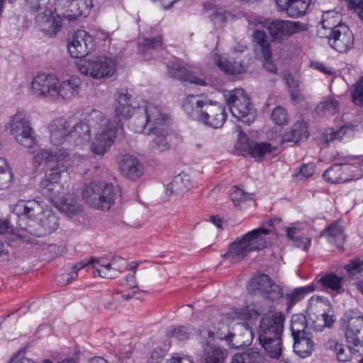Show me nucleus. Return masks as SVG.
Returning a JSON list of instances; mask_svg holds the SVG:
<instances>
[{
	"mask_svg": "<svg viewBox=\"0 0 363 363\" xmlns=\"http://www.w3.org/2000/svg\"><path fill=\"white\" fill-rule=\"evenodd\" d=\"M320 235L325 237L328 242L340 247L345 240L343 228L337 223L334 222L325 228L320 233Z\"/></svg>",
	"mask_w": 363,
	"mask_h": 363,
	"instance_id": "32",
	"label": "nucleus"
},
{
	"mask_svg": "<svg viewBox=\"0 0 363 363\" xmlns=\"http://www.w3.org/2000/svg\"><path fill=\"white\" fill-rule=\"evenodd\" d=\"M225 356V352L220 348L211 347L208 350L203 363H223Z\"/></svg>",
	"mask_w": 363,
	"mask_h": 363,
	"instance_id": "49",
	"label": "nucleus"
},
{
	"mask_svg": "<svg viewBox=\"0 0 363 363\" xmlns=\"http://www.w3.org/2000/svg\"><path fill=\"white\" fill-rule=\"evenodd\" d=\"M350 7L353 9L359 18L363 21V1L350 0Z\"/></svg>",
	"mask_w": 363,
	"mask_h": 363,
	"instance_id": "61",
	"label": "nucleus"
},
{
	"mask_svg": "<svg viewBox=\"0 0 363 363\" xmlns=\"http://www.w3.org/2000/svg\"><path fill=\"white\" fill-rule=\"evenodd\" d=\"M156 135L155 138L150 142L149 147L151 151L163 152L169 150V144L167 140V129L164 130H157L153 131Z\"/></svg>",
	"mask_w": 363,
	"mask_h": 363,
	"instance_id": "40",
	"label": "nucleus"
},
{
	"mask_svg": "<svg viewBox=\"0 0 363 363\" xmlns=\"http://www.w3.org/2000/svg\"><path fill=\"white\" fill-rule=\"evenodd\" d=\"M81 74L94 79L111 77L116 69L115 60L106 56H98L92 59L81 60L78 64Z\"/></svg>",
	"mask_w": 363,
	"mask_h": 363,
	"instance_id": "12",
	"label": "nucleus"
},
{
	"mask_svg": "<svg viewBox=\"0 0 363 363\" xmlns=\"http://www.w3.org/2000/svg\"><path fill=\"white\" fill-rule=\"evenodd\" d=\"M284 321L285 315L280 311L266 314L259 320L257 330L258 340L267 355L272 359H279L281 356Z\"/></svg>",
	"mask_w": 363,
	"mask_h": 363,
	"instance_id": "3",
	"label": "nucleus"
},
{
	"mask_svg": "<svg viewBox=\"0 0 363 363\" xmlns=\"http://www.w3.org/2000/svg\"><path fill=\"white\" fill-rule=\"evenodd\" d=\"M265 362L264 356L253 348L243 353L235 354L231 360V363H265Z\"/></svg>",
	"mask_w": 363,
	"mask_h": 363,
	"instance_id": "35",
	"label": "nucleus"
},
{
	"mask_svg": "<svg viewBox=\"0 0 363 363\" xmlns=\"http://www.w3.org/2000/svg\"><path fill=\"white\" fill-rule=\"evenodd\" d=\"M92 269L97 275L105 279H113L124 272L127 267V261L121 257L114 256L110 262H105L103 259L91 257Z\"/></svg>",
	"mask_w": 363,
	"mask_h": 363,
	"instance_id": "18",
	"label": "nucleus"
},
{
	"mask_svg": "<svg viewBox=\"0 0 363 363\" xmlns=\"http://www.w3.org/2000/svg\"><path fill=\"white\" fill-rule=\"evenodd\" d=\"M352 96L355 104L363 106V77L354 84Z\"/></svg>",
	"mask_w": 363,
	"mask_h": 363,
	"instance_id": "56",
	"label": "nucleus"
},
{
	"mask_svg": "<svg viewBox=\"0 0 363 363\" xmlns=\"http://www.w3.org/2000/svg\"><path fill=\"white\" fill-rule=\"evenodd\" d=\"M315 169V167L313 163L303 164L300 169V175L304 178H308L314 174Z\"/></svg>",
	"mask_w": 363,
	"mask_h": 363,
	"instance_id": "63",
	"label": "nucleus"
},
{
	"mask_svg": "<svg viewBox=\"0 0 363 363\" xmlns=\"http://www.w3.org/2000/svg\"><path fill=\"white\" fill-rule=\"evenodd\" d=\"M116 99L117 101L116 106H125V104H130L131 95L128 93L127 90L121 89L117 91Z\"/></svg>",
	"mask_w": 363,
	"mask_h": 363,
	"instance_id": "59",
	"label": "nucleus"
},
{
	"mask_svg": "<svg viewBox=\"0 0 363 363\" xmlns=\"http://www.w3.org/2000/svg\"><path fill=\"white\" fill-rule=\"evenodd\" d=\"M225 96L230 111L234 117L248 125L255 120V110L248 96L242 89H235Z\"/></svg>",
	"mask_w": 363,
	"mask_h": 363,
	"instance_id": "11",
	"label": "nucleus"
},
{
	"mask_svg": "<svg viewBox=\"0 0 363 363\" xmlns=\"http://www.w3.org/2000/svg\"><path fill=\"white\" fill-rule=\"evenodd\" d=\"M308 124L301 121L295 123L290 131L284 135L285 140L298 143L308 138Z\"/></svg>",
	"mask_w": 363,
	"mask_h": 363,
	"instance_id": "34",
	"label": "nucleus"
},
{
	"mask_svg": "<svg viewBox=\"0 0 363 363\" xmlns=\"http://www.w3.org/2000/svg\"><path fill=\"white\" fill-rule=\"evenodd\" d=\"M66 167L56 164L49 169L40 182L43 194L48 196L50 201L61 211L68 216H72L81 211V206L70 195L65 198L62 195L63 186L60 184L62 174Z\"/></svg>",
	"mask_w": 363,
	"mask_h": 363,
	"instance_id": "2",
	"label": "nucleus"
},
{
	"mask_svg": "<svg viewBox=\"0 0 363 363\" xmlns=\"http://www.w3.org/2000/svg\"><path fill=\"white\" fill-rule=\"evenodd\" d=\"M351 160L348 157L344 163L333 164L323 173L324 179L331 184H338L359 179L362 174L358 172L357 167L349 163Z\"/></svg>",
	"mask_w": 363,
	"mask_h": 363,
	"instance_id": "16",
	"label": "nucleus"
},
{
	"mask_svg": "<svg viewBox=\"0 0 363 363\" xmlns=\"http://www.w3.org/2000/svg\"><path fill=\"white\" fill-rule=\"evenodd\" d=\"M231 199L233 202L235 206H240L241 202L252 200V196L250 194L245 192L242 189L235 186L232 193H231Z\"/></svg>",
	"mask_w": 363,
	"mask_h": 363,
	"instance_id": "54",
	"label": "nucleus"
},
{
	"mask_svg": "<svg viewBox=\"0 0 363 363\" xmlns=\"http://www.w3.org/2000/svg\"><path fill=\"white\" fill-rule=\"evenodd\" d=\"M58 82L53 74L39 73L31 82V93L36 98L56 101Z\"/></svg>",
	"mask_w": 363,
	"mask_h": 363,
	"instance_id": "14",
	"label": "nucleus"
},
{
	"mask_svg": "<svg viewBox=\"0 0 363 363\" xmlns=\"http://www.w3.org/2000/svg\"><path fill=\"white\" fill-rule=\"evenodd\" d=\"M189 104H196L194 108L195 116L192 117L199 121L214 128L221 127L227 118L224 107L216 101L197 99L194 96L186 97L184 108H189Z\"/></svg>",
	"mask_w": 363,
	"mask_h": 363,
	"instance_id": "7",
	"label": "nucleus"
},
{
	"mask_svg": "<svg viewBox=\"0 0 363 363\" xmlns=\"http://www.w3.org/2000/svg\"><path fill=\"white\" fill-rule=\"evenodd\" d=\"M72 119L57 118L50 124V141L55 145H62L65 141L69 142V130Z\"/></svg>",
	"mask_w": 363,
	"mask_h": 363,
	"instance_id": "22",
	"label": "nucleus"
},
{
	"mask_svg": "<svg viewBox=\"0 0 363 363\" xmlns=\"http://www.w3.org/2000/svg\"><path fill=\"white\" fill-rule=\"evenodd\" d=\"M189 176L186 174H179L167 185V194L180 196L186 193L191 187Z\"/></svg>",
	"mask_w": 363,
	"mask_h": 363,
	"instance_id": "29",
	"label": "nucleus"
},
{
	"mask_svg": "<svg viewBox=\"0 0 363 363\" xmlns=\"http://www.w3.org/2000/svg\"><path fill=\"white\" fill-rule=\"evenodd\" d=\"M83 199L94 208L108 211L114 203L113 186L104 182H91L82 191Z\"/></svg>",
	"mask_w": 363,
	"mask_h": 363,
	"instance_id": "9",
	"label": "nucleus"
},
{
	"mask_svg": "<svg viewBox=\"0 0 363 363\" xmlns=\"http://www.w3.org/2000/svg\"><path fill=\"white\" fill-rule=\"evenodd\" d=\"M344 269L350 275H355L363 272V259H353L345 265Z\"/></svg>",
	"mask_w": 363,
	"mask_h": 363,
	"instance_id": "55",
	"label": "nucleus"
},
{
	"mask_svg": "<svg viewBox=\"0 0 363 363\" xmlns=\"http://www.w3.org/2000/svg\"><path fill=\"white\" fill-rule=\"evenodd\" d=\"M115 112L117 116L124 118H128L133 113L136 114L137 108L132 106L131 104H125V106H116Z\"/></svg>",
	"mask_w": 363,
	"mask_h": 363,
	"instance_id": "58",
	"label": "nucleus"
},
{
	"mask_svg": "<svg viewBox=\"0 0 363 363\" xmlns=\"http://www.w3.org/2000/svg\"><path fill=\"white\" fill-rule=\"evenodd\" d=\"M342 23V15L335 10L324 11L320 21L321 27L318 30V35L320 38L325 37L332 30L337 29L339 26H345Z\"/></svg>",
	"mask_w": 363,
	"mask_h": 363,
	"instance_id": "26",
	"label": "nucleus"
},
{
	"mask_svg": "<svg viewBox=\"0 0 363 363\" xmlns=\"http://www.w3.org/2000/svg\"><path fill=\"white\" fill-rule=\"evenodd\" d=\"M286 82L288 86V89L291 101L296 104H299L303 101L305 99V96L300 89L298 81L294 79L291 76H288L286 77Z\"/></svg>",
	"mask_w": 363,
	"mask_h": 363,
	"instance_id": "44",
	"label": "nucleus"
},
{
	"mask_svg": "<svg viewBox=\"0 0 363 363\" xmlns=\"http://www.w3.org/2000/svg\"><path fill=\"white\" fill-rule=\"evenodd\" d=\"M162 45V36H156L153 38H145L142 43L139 44V48L143 52L148 51L149 50H155L160 48Z\"/></svg>",
	"mask_w": 363,
	"mask_h": 363,
	"instance_id": "52",
	"label": "nucleus"
},
{
	"mask_svg": "<svg viewBox=\"0 0 363 363\" xmlns=\"http://www.w3.org/2000/svg\"><path fill=\"white\" fill-rule=\"evenodd\" d=\"M248 290L254 295L271 301L279 299L283 294L282 289L265 274L254 276L248 284Z\"/></svg>",
	"mask_w": 363,
	"mask_h": 363,
	"instance_id": "13",
	"label": "nucleus"
},
{
	"mask_svg": "<svg viewBox=\"0 0 363 363\" xmlns=\"http://www.w3.org/2000/svg\"><path fill=\"white\" fill-rule=\"evenodd\" d=\"M294 351L301 357L311 355L313 349V342L308 335L294 337Z\"/></svg>",
	"mask_w": 363,
	"mask_h": 363,
	"instance_id": "36",
	"label": "nucleus"
},
{
	"mask_svg": "<svg viewBox=\"0 0 363 363\" xmlns=\"http://www.w3.org/2000/svg\"><path fill=\"white\" fill-rule=\"evenodd\" d=\"M230 16V13L223 9H217L211 16V20L216 25L221 26Z\"/></svg>",
	"mask_w": 363,
	"mask_h": 363,
	"instance_id": "57",
	"label": "nucleus"
},
{
	"mask_svg": "<svg viewBox=\"0 0 363 363\" xmlns=\"http://www.w3.org/2000/svg\"><path fill=\"white\" fill-rule=\"evenodd\" d=\"M169 114L164 108L154 103H146L137 108L136 116L131 122L130 128L135 133L150 134L157 130H164Z\"/></svg>",
	"mask_w": 363,
	"mask_h": 363,
	"instance_id": "5",
	"label": "nucleus"
},
{
	"mask_svg": "<svg viewBox=\"0 0 363 363\" xmlns=\"http://www.w3.org/2000/svg\"><path fill=\"white\" fill-rule=\"evenodd\" d=\"M248 151L252 157H262L271 153L272 147L269 143H254L249 146Z\"/></svg>",
	"mask_w": 363,
	"mask_h": 363,
	"instance_id": "47",
	"label": "nucleus"
},
{
	"mask_svg": "<svg viewBox=\"0 0 363 363\" xmlns=\"http://www.w3.org/2000/svg\"><path fill=\"white\" fill-rule=\"evenodd\" d=\"M329 45L340 53H344L352 49L354 46V37L347 26H339L335 30H332L325 37Z\"/></svg>",
	"mask_w": 363,
	"mask_h": 363,
	"instance_id": "19",
	"label": "nucleus"
},
{
	"mask_svg": "<svg viewBox=\"0 0 363 363\" xmlns=\"http://www.w3.org/2000/svg\"><path fill=\"white\" fill-rule=\"evenodd\" d=\"M286 236L296 247L301 248L306 252L308 251L311 245V238L303 235L299 228H288L286 229Z\"/></svg>",
	"mask_w": 363,
	"mask_h": 363,
	"instance_id": "33",
	"label": "nucleus"
},
{
	"mask_svg": "<svg viewBox=\"0 0 363 363\" xmlns=\"http://www.w3.org/2000/svg\"><path fill=\"white\" fill-rule=\"evenodd\" d=\"M345 337L348 344L354 346L363 345V316L347 318Z\"/></svg>",
	"mask_w": 363,
	"mask_h": 363,
	"instance_id": "23",
	"label": "nucleus"
},
{
	"mask_svg": "<svg viewBox=\"0 0 363 363\" xmlns=\"http://www.w3.org/2000/svg\"><path fill=\"white\" fill-rule=\"evenodd\" d=\"M21 226V224H19ZM58 228V218L52 211L45 208L43 213L34 225L21 227L14 234L17 240L23 243L35 245V238L45 236Z\"/></svg>",
	"mask_w": 363,
	"mask_h": 363,
	"instance_id": "8",
	"label": "nucleus"
},
{
	"mask_svg": "<svg viewBox=\"0 0 363 363\" xmlns=\"http://www.w3.org/2000/svg\"><path fill=\"white\" fill-rule=\"evenodd\" d=\"M69 2L71 11L76 16L86 17L90 12L93 4L91 0H67Z\"/></svg>",
	"mask_w": 363,
	"mask_h": 363,
	"instance_id": "42",
	"label": "nucleus"
},
{
	"mask_svg": "<svg viewBox=\"0 0 363 363\" xmlns=\"http://www.w3.org/2000/svg\"><path fill=\"white\" fill-rule=\"evenodd\" d=\"M291 330L293 337L308 335L306 318L302 314L294 315L291 318Z\"/></svg>",
	"mask_w": 363,
	"mask_h": 363,
	"instance_id": "41",
	"label": "nucleus"
},
{
	"mask_svg": "<svg viewBox=\"0 0 363 363\" xmlns=\"http://www.w3.org/2000/svg\"><path fill=\"white\" fill-rule=\"evenodd\" d=\"M252 42L261 50L263 57L272 56V48L270 41L267 40V36L264 30L256 29L252 34Z\"/></svg>",
	"mask_w": 363,
	"mask_h": 363,
	"instance_id": "39",
	"label": "nucleus"
},
{
	"mask_svg": "<svg viewBox=\"0 0 363 363\" xmlns=\"http://www.w3.org/2000/svg\"><path fill=\"white\" fill-rule=\"evenodd\" d=\"M311 3V0H275L278 11L291 18L303 16Z\"/></svg>",
	"mask_w": 363,
	"mask_h": 363,
	"instance_id": "21",
	"label": "nucleus"
},
{
	"mask_svg": "<svg viewBox=\"0 0 363 363\" xmlns=\"http://www.w3.org/2000/svg\"><path fill=\"white\" fill-rule=\"evenodd\" d=\"M271 233L272 230L269 229L257 228L237 238L229 245L223 257L231 262L241 261L250 252L267 247L268 241L266 237Z\"/></svg>",
	"mask_w": 363,
	"mask_h": 363,
	"instance_id": "4",
	"label": "nucleus"
},
{
	"mask_svg": "<svg viewBox=\"0 0 363 363\" xmlns=\"http://www.w3.org/2000/svg\"><path fill=\"white\" fill-rule=\"evenodd\" d=\"M94 49V39L86 31L78 30L68 39L67 50L74 58L87 55Z\"/></svg>",
	"mask_w": 363,
	"mask_h": 363,
	"instance_id": "17",
	"label": "nucleus"
},
{
	"mask_svg": "<svg viewBox=\"0 0 363 363\" xmlns=\"http://www.w3.org/2000/svg\"><path fill=\"white\" fill-rule=\"evenodd\" d=\"M262 313L255 305H247L241 308H235L227 314V318L233 320H250L257 318Z\"/></svg>",
	"mask_w": 363,
	"mask_h": 363,
	"instance_id": "31",
	"label": "nucleus"
},
{
	"mask_svg": "<svg viewBox=\"0 0 363 363\" xmlns=\"http://www.w3.org/2000/svg\"><path fill=\"white\" fill-rule=\"evenodd\" d=\"M214 61L220 69L228 74H238L245 72V67L238 62H230L225 57L215 55Z\"/></svg>",
	"mask_w": 363,
	"mask_h": 363,
	"instance_id": "37",
	"label": "nucleus"
},
{
	"mask_svg": "<svg viewBox=\"0 0 363 363\" xmlns=\"http://www.w3.org/2000/svg\"><path fill=\"white\" fill-rule=\"evenodd\" d=\"M119 123L106 118L99 111L92 110L84 120L74 123L72 119L69 142L75 145L89 143V150L95 156L102 157L114 144Z\"/></svg>",
	"mask_w": 363,
	"mask_h": 363,
	"instance_id": "1",
	"label": "nucleus"
},
{
	"mask_svg": "<svg viewBox=\"0 0 363 363\" xmlns=\"http://www.w3.org/2000/svg\"><path fill=\"white\" fill-rule=\"evenodd\" d=\"M315 291V286L313 284L299 287L286 294V301L287 308L289 309L296 303L301 301L306 295L311 294Z\"/></svg>",
	"mask_w": 363,
	"mask_h": 363,
	"instance_id": "38",
	"label": "nucleus"
},
{
	"mask_svg": "<svg viewBox=\"0 0 363 363\" xmlns=\"http://www.w3.org/2000/svg\"><path fill=\"white\" fill-rule=\"evenodd\" d=\"M248 23L250 26L263 25L269 33L271 42L277 44H282L294 35L308 30V24L305 23L284 19H274L267 22L262 17H250Z\"/></svg>",
	"mask_w": 363,
	"mask_h": 363,
	"instance_id": "6",
	"label": "nucleus"
},
{
	"mask_svg": "<svg viewBox=\"0 0 363 363\" xmlns=\"http://www.w3.org/2000/svg\"><path fill=\"white\" fill-rule=\"evenodd\" d=\"M321 317L324 321V325L328 328H330L335 321L333 308L327 311L323 312L321 313Z\"/></svg>",
	"mask_w": 363,
	"mask_h": 363,
	"instance_id": "62",
	"label": "nucleus"
},
{
	"mask_svg": "<svg viewBox=\"0 0 363 363\" xmlns=\"http://www.w3.org/2000/svg\"><path fill=\"white\" fill-rule=\"evenodd\" d=\"M119 167L123 175L133 180L138 179L142 174V167L139 161L132 155H123Z\"/></svg>",
	"mask_w": 363,
	"mask_h": 363,
	"instance_id": "28",
	"label": "nucleus"
},
{
	"mask_svg": "<svg viewBox=\"0 0 363 363\" xmlns=\"http://www.w3.org/2000/svg\"><path fill=\"white\" fill-rule=\"evenodd\" d=\"M334 350L336 353L337 358L339 362H350V357L345 353L344 345L339 343L334 345Z\"/></svg>",
	"mask_w": 363,
	"mask_h": 363,
	"instance_id": "60",
	"label": "nucleus"
},
{
	"mask_svg": "<svg viewBox=\"0 0 363 363\" xmlns=\"http://www.w3.org/2000/svg\"><path fill=\"white\" fill-rule=\"evenodd\" d=\"M162 45V36H156L153 38H145L142 43L139 44V48L143 52L148 51L149 50H155L160 48Z\"/></svg>",
	"mask_w": 363,
	"mask_h": 363,
	"instance_id": "53",
	"label": "nucleus"
},
{
	"mask_svg": "<svg viewBox=\"0 0 363 363\" xmlns=\"http://www.w3.org/2000/svg\"><path fill=\"white\" fill-rule=\"evenodd\" d=\"M48 0H26L27 4L34 12H38L36 21L39 29L51 36L55 35L62 27V18L55 16L51 10L46 9Z\"/></svg>",
	"mask_w": 363,
	"mask_h": 363,
	"instance_id": "10",
	"label": "nucleus"
},
{
	"mask_svg": "<svg viewBox=\"0 0 363 363\" xmlns=\"http://www.w3.org/2000/svg\"><path fill=\"white\" fill-rule=\"evenodd\" d=\"M13 182V173L7 166L6 160L0 158V190L9 188Z\"/></svg>",
	"mask_w": 363,
	"mask_h": 363,
	"instance_id": "46",
	"label": "nucleus"
},
{
	"mask_svg": "<svg viewBox=\"0 0 363 363\" xmlns=\"http://www.w3.org/2000/svg\"><path fill=\"white\" fill-rule=\"evenodd\" d=\"M272 121L279 125H283L288 123V116L286 110L281 106H277L272 111L271 115Z\"/></svg>",
	"mask_w": 363,
	"mask_h": 363,
	"instance_id": "51",
	"label": "nucleus"
},
{
	"mask_svg": "<svg viewBox=\"0 0 363 363\" xmlns=\"http://www.w3.org/2000/svg\"><path fill=\"white\" fill-rule=\"evenodd\" d=\"M45 205L35 199L19 200L13 206V213L28 220L27 225H34L43 213Z\"/></svg>",
	"mask_w": 363,
	"mask_h": 363,
	"instance_id": "20",
	"label": "nucleus"
},
{
	"mask_svg": "<svg viewBox=\"0 0 363 363\" xmlns=\"http://www.w3.org/2000/svg\"><path fill=\"white\" fill-rule=\"evenodd\" d=\"M339 111V103L334 99H330L320 102L316 107L315 111L320 116H333Z\"/></svg>",
	"mask_w": 363,
	"mask_h": 363,
	"instance_id": "43",
	"label": "nucleus"
},
{
	"mask_svg": "<svg viewBox=\"0 0 363 363\" xmlns=\"http://www.w3.org/2000/svg\"><path fill=\"white\" fill-rule=\"evenodd\" d=\"M166 334L169 337H174L177 340L183 341L189 339L190 336L189 330L182 325L169 326L166 330Z\"/></svg>",
	"mask_w": 363,
	"mask_h": 363,
	"instance_id": "48",
	"label": "nucleus"
},
{
	"mask_svg": "<svg viewBox=\"0 0 363 363\" xmlns=\"http://www.w3.org/2000/svg\"><path fill=\"white\" fill-rule=\"evenodd\" d=\"M82 82L78 77L72 76L62 82H58L56 101L70 100L79 95Z\"/></svg>",
	"mask_w": 363,
	"mask_h": 363,
	"instance_id": "25",
	"label": "nucleus"
},
{
	"mask_svg": "<svg viewBox=\"0 0 363 363\" xmlns=\"http://www.w3.org/2000/svg\"><path fill=\"white\" fill-rule=\"evenodd\" d=\"M169 75L176 79L189 82L198 85H205L203 79L194 75L186 66L179 60H174L167 65Z\"/></svg>",
	"mask_w": 363,
	"mask_h": 363,
	"instance_id": "24",
	"label": "nucleus"
},
{
	"mask_svg": "<svg viewBox=\"0 0 363 363\" xmlns=\"http://www.w3.org/2000/svg\"><path fill=\"white\" fill-rule=\"evenodd\" d=\"M10 133L16 140L26 147L34 143L33 130L30 125L29 116L23 111L17 112L11 117Z\"/></svg>",
	"mask_w": 363,
	"mask_h": 363,
	"instance_id": "15",
	"label": "nucleus"
},
{
	"mask_svg": "<svg viewBox=\"0 0 363 363\" xmlns=\"http://www.w3.org/2000/svg\"><path fill=\"white\" fill-rule=\"evenodd\" d=\"M343 277H339L335 273L330 272L323 275L318 282L325 288L327 291L340 294L343 293Z\"/></svg>",
	"mask_w": 363,
	"mask_h": 363,
	"instance_id": "30",
	"label": "nucleus"
},
{
	"mask_svg": "<svg viewBox=\"0 0 363 363\" xmlns=\"http://www.w3.org/2000/svg\"><path fill=\"white\" fill-rule=\"evenodd\" d=\"M90 267L92 268V263H91V257L89 260H82L80 262L77 263L72 267V272L69 273H65V276L66 278V281H62V283H70L72 281L77 279L78 277V272L81 269L86 267ZM60 282H62L61 280H60Z\"/></svg>",
	"mask_w": 363,
	"mask_h": 363,
	"instance_id": "50",
	"label": "nucleus"
},
{
	"mask_svg": "<svg viewBox=\"0 0 363 363\" xmlns=\"http://www.w3.org/2000/svg\"><path fill=\"white\" fill-rule=\"evenodd\" d=\"M166 363H193V360L188 356H179L177 354L167 359Z\"/></svg>",
	"mask_w": 363,
	"mask_h": 363,
	"instance_id": "64",
	"label": "nucleus"
},
{
	"mask_svg": "<svg viewBox=\"0 0 363 363\" xmlns=\"http://www.w3.org/2000/svg\"><path fill=\"white\" fill-rule=\"evenodd\" d=\"M69 156V154L62 149L55 150V151L38 149L33 152V164L35 167H38L43 162H57V164L62 166L61 162L68 158Z\"/></svg>",
	"mask_w": 363,
	"mask_h": 363,
	"instance_id": "27",
	"label": "nucleus"
},
{
	"mask_svg": "<svg viewBox=\"0 0 363 363\" xmlns=\"http://www.w3.org/2000/svg\"><path fill=\"white\" fill-rule=\"evenodd\" d=\"M308 306L311 311L320 313V314L333 308L327 298L320 296H312L308 301Z\"/></svg>",
	"mask_w": 363,
	"mask_h": 363,
	"instance_id": "45",
	"label": "nucleus"
}]
</instances>
